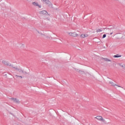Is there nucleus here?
<instances>
[{"mask_svg":"<svg viewBox=\"0 0 125 125\" xmlns=\"http://www.w3.org/2000/svg\"><path fill=\"white\" fill-rule=\"evenodd\" d=\"M38 33H40V32H39V31H38Z\"/></svg>","mask_w":125,"mask_h":125,"instance_id":"a211bd4d","label":"nucleus"},{"mask_svg":"<svg viewBox=\"0 0 125 125\" xmlns=\"http://www.w3.org/2000/svg\"><path fill=\"white\" fill-rule=\"evenodd\" d=\"M113 57H114V58H119V57H121V56L119 57V56H117V55L114 56Z\"/></svg>","mask_w":125,"mask_h":125,"instance_id":"ddd939ff","label":"nucleus"},{"mask_svg":"<svg viewBox=\"0 0 125 125\" xmlns=\"http://www.w3.org/2000/svg\"><path fill=\"white\" fill-rule=\"evenodd\" d=\"M112 34H113V33H110V35H112Z\"/></svg>","mask_w":125,"mask_h":125,"instance_id":"f3484780","label":"nucleus"},{"mask_svg":"<svg viewBox=\"0 0 125 125\" xmlns=\"http://www.w3.org/2000/svg\"><path fill=\"white\" fill-rule=\"evenodd\" d=\"M12 100H13V101H14V102H16V103H19L20 101L18 99H16V98H13L12 99Z\"/></svg>","mask_w":125,"mask_h":125,"instance_id":"0eeeda50","label":"nucleus"},{"mask_svg":"<svg viewBox=\"0 0 125 125\" xmlns=\"http://www.w3.org/2000/svg\"><path fill=\"white\" fill-rule=\"evenodd\" d=\"M43 0V1H45L46 2H48V3H50V2L48 0Z\"/></svg>","mask_w":125,"mask_h":125,"instance_id":"4468645a","label":"nucleus"},{"mask_svg":"<svg viewBox=\"0 0 125 125\" xmlns=\"http://www.w3.org/2000/svg\"><path fill=\"white\" fill-rule=\"evenodd\" d=\"M41 16H43L44 20H49V15L46 11H42L40 12Z\"/></svg>","mask_w":125,"mask_h":125,"instance_id":"f257e3e1","label":"nucleus"},{"mask_svg":"<svg viewBox=\"0 0 125 125\" xmlns=\"http://www.w3.org/2000/svg\"><path fill=\"white\" fill-rule=\"evenodd\" d=\"M102 32V30L101 29H97L96 30L97 33H100V32Z\"/></svg>","mask_w":125,"mask_h":125,"instance_id":"1a4fd4ad","label":"nucleus"},{"mask_svg":"<svg viewBox=\"0 0 125 125\" xmlns=\"http://www.w3.org/2000/svg\"><path fill=\"white\" fill-rule=\"evenodd\" d=\"M16 76V77H20V78H21V79H22L23 78V77H22V76H18V75H15Z\"/></svg>","mask_w":125,"mask_h":125,"instance_id":"9b49d317","label":"nucleus"},{"mask_svg":"<svg viewBox=\"0 0 125 125\" xmlns=\"http://www.w3.org/2000/svg\"><path fill=\"white\" fill-rule=\"evenodd\" d=\"M79 73H84V72L82 71H79Z\"/></svg>","mask_w":125,"mask_h":125,"instance_id":"dca6fc26","label":"nucleus"},{"mask_svg":"<svg viewBox=\"0 0 125 125\" xmlns=\"http://www.w3.org/2000/svg\"><path fill=\"white\" fill-rule=\"evenodd\" d=\"M89 36L88 34H82L80 35V38L84 39L85 38H87Z\"/></svg>","mask_w":125,"mask_h":125,"instance_id":"20e7f679","label":"nucleus"},{"mask_svg":"<svg viewBox=\"0 0 125 125\" xmlns=\"http://www.w3.org/2000/svg\"><path fill=\"white\" fill-rule=\"evenodd\" d=\"M121 66L123 67V68H125V64H123V65H121Z\"/></svg>","mask_w":125,"mask_h":125,"instance_id":"2eb2a0df","label":"nucleus"},{"mask_svg":"<svg viewBox=\"0 0 125 125\" xmlns=\"http://www.w3.org/2000/svg\"><path fill=\"white\" fill-rule=\"evenodd\" d=\"M106 37V34H104L102 37V39H104Z\"/></svg>","mask_w":125,"mask_h":125,"instance_id":"9d476101","label":"nucleus"},{"mask_svg":"<svg viewBox=\"0 0 125 125\" xmlns=\"http://www.w3.org/2000/svg\"><path fill=\"white\" fill-rule=\"evenodd\" d=\"M105 61L106 62H111L110 60H109V59H106Z\"/></svg>","mask_w":125,"mask_h":125,"instance_id":"f8f14e48","label":"nucleus"},{"mask_svg":"<svg viewBox=\"0 0 125 125\" xmlns=\"http://www.w3.org/2000/svg\"><path fill=\"white\" fill-rule=\"evenodd\" d=\"M32 4L34 6H38L39 8L41 7V5H39V3H38V2H32Z\"/></svg>","mask_w":125,"mask_h":125,"instance_id":"423d86ee","label":"nucleus"},{"mask_svg":"<svg viewBox=\"0 0 125 125\" xmlns=\"http://www.w3.org/2000/svg\"><path fill=\"white\" fill-rule=\"evenodd\" d=\"M95 119H96L97 121L102 123H105V119H104L102 116H97L95 117Z\"/></svg>","mask_w":125,"mask_h":125,"instance_id":"f03ea898","label":"nucleus"},{"mask_svg":"<svg viewBox=\"0 0 125 125\" xmlns=\"http://www.w3.org/2000/svg\"><path fill=\"white\" fill-rule=\"evenodd\" d=\"M2 63L4 64L7 65L8 62L6 61H2Z\"/></svg>","mask_w":125,"mask_h":125,"instance_id":"6e6552de","label":"nucleus"},{"mask_svg":"<svg viewBox=\"0 0 125 125\" xmlns=\"http://www.w3.org/2000/svg\"><path fill=\"white\" fill-rule=\"evenodd\" d=\"M68 35L71 37H78V35L75 32H68Z\"/></svg>","mask_w":125,"mask_h":125,"instance_id":"7ed1b4c3","label":"nucleus"},{"mask_svg":"<svg viewBox=\"0 0 125 125\" xmlns=\"http://www.w3.org/2000/svg\"><path fill=\"white\" fill-rule=\"evenodd\" d=\"M109 83L111 84V86H117L118 87H121L120 86L117 85L116 83H114L112 81L109 82Z\"/></svg>","mask_w":125,"mask_h":125,"instance_id":"39448f33","label":"nucleus"}]
</instances>
